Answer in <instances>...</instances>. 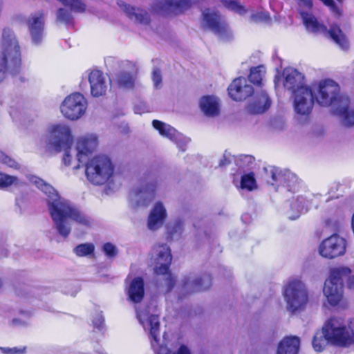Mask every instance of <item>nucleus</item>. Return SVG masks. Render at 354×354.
Segmentation results:
<instances>
[{
	"mask_svg": "<svg viewBox=\"0 0 354 354\" xmlns=\"http://www.w3.org/2000/svg\"><path fill=\"white\" fill-rule=\"evenodd\" d=\"M30 181L47 196L48 209L54 227L63 238H67L71 232L68 219L84 226L90 225L89 217L69 201L62 198L52 185L37 176H32Z\"/></svg>",
	"mask_w": 354,
	"mask_h": 354,
	"instance_id": "f257e3e1",
	"label": "nucleus"
},
{
	"mask_svg": "<svg viewBox=\"0 0 354 354\" xmlns=\"http://www.w3.org/2000/svg\"><path fill=\"white\" fill-rule=\"evenodd\" d=\"M328 344L341 348L354 344V318L348 322V329L341 317L328 319L322 330L315 333L312 344L315 351L321 352Z\"/></svg>",
	"mask_w": 354,
	"mask_h": 354,
	"instance_id": "f03ea898",
	"label": "nucleus"
},
{
	"mask_svg": "<svg viewBox=\"0 0 354 354\" xmlns=\"http://www.w3.org/2000/svg\"><path fill=\"white\" fill-rule=\"evenodd\" d=\"M2 48L0 54V84L6 79L8 73L18 74L21 66L20 47L10 28H4L3 30Z\"/></svg>",
	"mask_w": 354,
	"mask_h": 354,
	"instance_id": "7ed1b4c3",
	"label": "nucleus"
},
{
	"mask_svg": "<svg viewBox=\"0 0 354 354\" xmlns=\"http://www.w3.org/2000/svg\"><path fill=\"white\" fill-rule=\"evenodd\" d=\"M136 316L145 330H149V337L151 340V345L156 354H171V350L167 347L164 342L160 343L159 337L160 322L158 316L150 314L147 309L143 310L136 309ZM174 354H191L189 348L181 345L178 351Z\"/></svg>",
	"mask_w": 354,
	"mask_h": 354,
	"instance_id": "20e7f679",
	"label": "nucleus"
},
{
	"mask_svg": "<svg viewBox=\"0 0 354 354\" xmlns=\"http://www.w3.org/2000/svg\"><path fill=\"white\" fill-rule=\"evenodd\" d=\"M46 142L49 149L56 152L64 151L63 162L66 166L71 165L73 138L68 126L61 124L52 126Z\"/></svg>",
	"mask_w": 354,
	"mask_h": 354,
	"instance_id": "39448f33",
	"label": "nucleus"
},
{
	"mask_svg": "<svg viewBox=\"0 0 354 354\" xmlns=\"http://www.w3.org/2000/svg\"><path fill=\"white\" fill-rule=\"evenodd\" d=\"M82 164L85 165L87 179L96 185L106 183L114 171L111 159L105 155L96 156L89 161L86 160Z\"/></svg>",
	"mask_w": 354,
	"mask_h": 354,
	"instance_id": "423d86ee",
	"label": "nucleus"
},
{
	"mask_svg": "<svg viewBox=\"0 0 354 354\" xmlns=\"http://www.w3.org/2000/svg\"><path fill=\"white\" fill-rule=\"evenodd\" d=\"M159 181V176L147 171L140 178V186L133 189L130 198L136 207H147L153 201Z\"/></svg>",
	"mask_w": 354,
	"mask_h": 354,
	"instance_id": "0eeeda50",
	"label": "nucleus"
},
{
	"mask_svg": "<svg viewBox=\"0 0 354 354\" xmlns=\"http://www.w3.org/2000/svg\"><path fill=\"white\" fill-rule=\"evenodd\" d=\"M351 270L346 266H341L331 269L330 279L324 283L323 292L328 304L332 306H337L343 295V278L348 277Z\"/></svg>",
	"mask_w": 354,
	"mask_h": 354,
	"instance_id": "6e6552de",
	"label": "nucleus"
},
{
	"mask_svg": "<svg viewBox=\"0 0 354 354\" xmlns=\"http://www.w3.org/2000/svg\"><path fill=\"white\" fill-rule=\"evenodd\" d=\"M304 25L306 26V29L310 30L312 32H322V33H328L330 37L337 44L339 47L346 50L348 48V43L346 40L345 35H344L342 30L340 27L336 24H333L330 26L329 30L327 29V27L319 23L315 16L311 12H301V15H300Z\"/></svg>",
	"mask_w": 354,
	"mask_h": 354,
	"instance_id": "1a4fd4ad",
	"label": "nucleus"
},
{
	"mask_svg": "<svg viewBox=\"0 0 354 354\" xmlns=\"http://www.w3.org/2000/svg\"><path fill=\"white\" fill-rule=\"evenodd\" d=\"M268 183L277 185L276 190L280 187H285L287 191L295 192L299 188V181L297 176L288 169L282 170L279 168L270 166L265 167Z\"/></svg>",
	"mask_w": 354,
	"mask_h": 354,
	"instance_id": "9d476101",
	"label": "nucleus"
},
{
	"mask_svg": "<svg viewBox=\"0 0 354 354\" xmlns=\"http://www.w3.org/2000/svg\"><path fill=\"white\" fill-rule=\"evenodd\" d=\"M284 299L289 311L295 313L305 306L308 301V292L304 283L292 280L286 286Z\"/></svg>",
	"mask_w": 354,
	"mask_h": 354,
	"instance_id": "9b49d317",
	"label": "nucleus"
},
{
	"mask_svg": "<svg viewBox=\"0 0 354 354\" xmlns=\"http://www.w3.org/2000/svg\"><path fill=\"white\" fill-rule=\"evenodd\" d=\"M202 26L209 30L220 39L228 41L232 38V33L223 17L216 12H211L209 8L202 12Z\"/></svg>",
	"mask_w": 354,
	"mask_h": 354,
	"instance_id": "f8f14e48",
	"label": "nucleus"
},
{
	"mask_svg": "<svg viewBox=\"0 0 354 354\" xmlns=\"http://www.w3.org/2000/svg\"><path fill=\"white\" fill-rule=\"evenodd\" d=\"M86 109L87 101L80 93H75L66 97L60 106L63 115L71 120L80 118Z\"/></svg>",
	"mask_w": 354,
	"mask_h": 354,
	"instance_id": "ddd939ff",
	"label": "nucleus"
},
{
	"mask_svg": "<svg viewBox=\"0 0 354 354\" xmlns=\"http://www.w3.org/2000/svg\"><path fill=\"white\" fill-rule=\"evenodd\" d=\"M342 97L347 96L339 94V86L335 81L328 79L319 82L316 100L321 106L335 104L336 106L340 103V98Z\"/></svg>",
	"mask_w": 354,
	"mask_h": 354,
	"instance_id": "4468645a",
	"label": "nucleus"
},
{
	"mask_svg": "<svg viewBox=\"0 0 354 354\" xmlns=\"http://www.w3.org/2000/svg\"><path fill=\"white\" fill-rule=\"evenodd\" d=\"M346 241L337 234L325 239L319 245V253L326 259H335L345 254Z\"/></svg>",
	"mask_w": 354,
	"mask_h": 354,
	"instance_id": "2eb2a0df",
	"label": "nucleus"
},
{
	"mask_svg": "<svg viewBox=\"0 0 354 354\" xmlns=\"http://www.w3.org/2000/svg\"><path fill=\"white\" fill-rule=\"evenodd\" d=\"M190 0H157L152 10L158 15L169 17L177 15L191 7Z\"/></svg>",
	"mask_w": 354,
	"mask_h": 354,
	"instance_id": "dca6fc26",
	"label": "nucleus"
},
{
	"mask_svg": "<svg viewBox=\"0 0 354 354\" xmlns=\"http://www.w3.org/2000/svg\"><path fill=\"white\" fill-rule=\"evenodd\" d=\"M294 97V109L295 111L299 115H308L313 109L315 97L312 89L300 88L293 94Z\"/></svg>",
	"mask_w": 354,
	"mask_h": 354,
	"instance_id": "f3484780",
	"label": "nucleus"
},
{
	"mask_svg": "<svg viewBox=\"0 0 354 354\" xmlns=\"http://www.w3.org/2000/svg\"><path fill=\"white\" fill-rule=\"evenodd\" d=\"M97 145V137L93 134L86 135L78 139L76 145L78 164L74 166V169L80 168V163L87 160L88 156L96 149Z\"/></svg>",
	"mask_w": 354,
	"mask_h": 354,
	"instance_id": "a211bd4d",
	"label": "nucleus"
},
{
	"mask_svg": "<svg viewBox=\"0 0 354 354\" xmlns=\"http://www.w3.org/2000/svg\"><path fill=\"white\" fill-rule=\"evenodd\" d=\"M153 252L156 254L155 273L156 274H167L172 260L170 248L165 243L159 244L153 248Z\"/></svg>",
	"mask_w": 354,
	"mask_h": 354,
	"instance_id": "6ab92c4d",
	"label": "nucleus"
},
{
	"mask_svg": "<svg viewBox=\"0 0 354 354\" xmlns=\"http://www.w3.org/2000/svg\"><path fill=\"white\" fill-rule=\"evenodd\" d=\"M152 125L159 133L174 142L181 151L186 150L189 140L178 132L174 127L158 120H153Z\"/></svg>",
	"mask_w": 354,
	"mask_h": 354,
	"instance_id": "aec40b11",
	"label": "nucleus"
},
{
	"mask_svg": "<svg viewBox=\"0 0 354 354\" xmlns=\"http://www.w3.org/2000/svg\"><path fill=\"white\" fill-rule=\"evenodd\" d=\"M229 96L234 101H243L254 94L253 87L243 77L235 78L227 88Z\"/></svg>",
	"mask_w": 354,
	"mask_h": 354,
	"instance_id": "412c9836",
	"label": "nucleus"
},
{
	"mask_svg": "<svg viewBox=\"0 0 354 354\" xmlns=\"http://www.w3.org/2000/svg\"><path fill=\"white\" fill-rule=\"evenodd\" d=\"M212 277L209 274H203L198 277L185 276L182 280V290L186 293L200 292L208 289L212 286Z\"/></svg>",
	"mask_w": 354,
	"mask_h": 354,
	"instance_id": "4be33fe9",
	"label": "nucleus"
},
{
	"mask_svg": "<svg viewBox=\"0 0 354 354\" xmlns=\"http://www.w3.org/2000/svg\"><path fill=\"white\" fill-rule=\"evenodd\" d=\"M284 77L283 86L290 91L292 94L300 88H308V86L305 85V77L297 70L292 68H285L283 72Z\"/></svg>",
	"mask_w": 354,
	"mask_h": 354,
	"instance_id": "5701e85b",
	"label": "nucleus"
},
{
	"mask_svg": "<svg viewBox=\"0 0 354 354\" xmlns=\"http://www.w3.org/2000/svg\"><path fill=\"white\" fill-rule=\"evenodd\" d=\"M349 104L348 97H342L340 103L333 110L334 115L339 118L341 124L346 128L354 127V109H350Z\"/></svg>",
	"mask_w": 354,
	"mask_h": 354,
	"instance_id": "b1692460",
	"label": "nucleus"
},
{
	"mask_svg": "<svg viewBox=\"0 0 354 354\" xmlns=\"http://www.w3.org/2000/svg\"><path fill=\"white\" fill-rule=\"evenodd\" d=\"M272 101L268 93L261 90L254 94V100L248 104L247 109L250 113L261 114L266 112L271 106Z\"/></svg>",
	"mask_w": 354,
	"mask_h": 354,
	"instance_id": "393cba45",
	"label": "nucleus"
},
{
	"mask_svg": "<svg viewBox=\"0 0 354 354\" xmlns=\"http://www.w3.org/2000/svg\"><path fill=\"white\" fill-rule=\"evenodd\" d=\"M91 93L97 97L106 94L107 84L102 72L99 70L92 71L88 75Z\"/></svg>",
	"mask_w": 354,
	"mask_h": 354,
	"instance_id": "a878e982",
	"label": "nucleus"
},
{
	"mask_svg": "<svg viewBox=\"0 0 354 354\" xmlns=\"http://www.w3.org/2000/svg\"><path fill=\"white\" fill-rule=\"evenodd\" d=\"M44 20L41 12L32 15L28 20L32 42L35 45L41 44L43 37Z\"/></svg>",
	"mask_w": 354,
	"mask_h": 354,
	"instance_id": "bb28decb",
	"label": "nucleus"
},
{
	"mask_svg": "<svg viewBox=\"0 0 354 354\" xmlns=\"http://www.w3.org/2000/svg\"><path fill=\"white\" fill-rule=\"evenodd\" d=\"M167 217L166 209L161 202H157L148 217L147 226L151 230L155 231L162 227Z\"/></svg>",
	"mask_w": 354,
	"mask_h": 354,
	"instance_id": "cd10ccee",
	"label": "nucleus"
},
{
	"mask_svg": "<svg viewBox=\"0 0 354 354\" xmlns=\"http://www.w3.org/2000/svg\"><path fill=\"white\" fill-rule=\"evenodd\" d=\"M127 294L128 299L134 303L139 304L145 296V282L141 277H137L131 281Z\"/></svg>",
	"mask_w": 354,
	"mask_h": 354,
	"instance_id": "c85d7f7f",
	"label": "nucleus"
},
{
	"mask_svg": "<svg viewBox=\"0 0 354 354\" xmlns=\"http://www.w3.org/2000/svg\"><path fill=\"white\" fill-rule=\"evenodd\" d=\"M200 108L207 117H215L219 114V103L217 97L212 95L203 96L200 100Z\"/></svg>",
	"mask_w": 354,
	"mask_h": 354,
	"instance_id": "c756f323",
	"label": "nucleus"
},
{
	"mask_svg": "<svg viewBox=\"0 0 354 354\" xmlns=\"http://www.w3.org/2000/svg\"><path fill=\"white\" fill-rule=\"evenodd\" d=\"M300 339L297 336L284 337L279 344L277 354H297Z\"/></svg>",
	"mask_w": 354,
	"mask_h": 354,
	"instance_id": "7c9ffc66",
	"label": "nucleus"
},
{
	"mask_svg": "<svg viewBox=\"0 0 354 354\" xmlns=\"http://www.w3.org/2000/svg\"><path fill=\"white\" fill-rule=\"evenodd\" d=\"M124 10L127 16L136 22L143 25H148L150 24V15L146 10L131 7L127 4L124 5Z\"/></svg>",
	"mask_w": 354,
	"mask_h": 354,
	"instance_id": "2f4dec72",
	"label": "nucleus"
},
{
	"mask_svg": "<svg viewBox=\"0 0 354 354\" xmlns=\"http://www.w3.org/2000/svg\"><path fill=\"white\" fill-rule=\"evenodd\" d=\"M290 210L286 212L287 216L290 220H296L303 213L307 212L305 198L299 196L296 200L290 203Z\"/></svg>",
	"mask_w": 354,
	"mask_h": 354,
	"instance_id": "473e14b6",
	"label": "nucleus"
},
{
	"mask_svg": "<svg viewBox=\"0 0 354 354\" xmlns=\"http://www.w3.org/2000/svg\"><path fill=\"white\" fill-rule=\"evenodd\" d=\"M183 231V223L180 219H176L167 225V239L173 240L180 238Z\"/></svg>",
	"mask_w": 354,
	"mask_h": 354,
	"instance_id": "72a5a7b5",
	"label": "nucleus"
},
{
	"mask_svg": "<svg viewBox=\"0 0 354 354\" xmlns=\"http://www.w3.org/2000/svg\"><path fill=\"white\" fill-rule=\"evenodd\" d=\"M71 8L70 7H68ZM73 10H68L65 8H60L56 12V20L57 22L64 24L65 26H73L74 24V18L72 15Z\"/></svg>",
	"mask_w": 354,
	"mask_h": 354,
	"instance_id": "f704fd0d",
	"label": "nucleus"
},
{
	"mask_svg": "<svg viewBox=\"0 0 354 354\" xmlns=\"http://www.w3.org/2000/svg\"><path fill=\"white\" fill-rule=\"evenodd\" d=\"M233 160L240 170L250 169L254 164V158L251 155L233 156Z\"/></svg>",
	"mask_w": 354,
	"mask_h": 354,
	"instance_id": "c9c22d12",
	"label": "nucleus"
},
{
	"mask_svg": "<svg viewBox=\"0 0 354 354\" xmlns=\"http://www.w3.org/2000/svg\"><path fill=\"white\" fill-rule=\"evenodd\" d=\"M117 83L119 87L132 88L134 86V77L130 72L122 71L117 75Z\"/></svg>",
	"mask_w": 354,
	"mask_h": 354,
	"instance_id": "e433bc0d",
	"label": "nucleus"
},
{
	"mask_svg": "<svg viewBox=\"0 0 354 354\" xmlns=\"http://www.w3.org/2000/svg\"><path fill=\"white\" fill-rule=\"evenodd\" d=\"M257 182L254 178V174L250 172L245 174L241 176V188L243 189H247L248 191H252L257 188Z\"/></svg>",
	"mask_w": 354,
	"mask_h": 354,
	"instance_id": "4c0bfd02",
	"label": "nucleus"
},
{
	"mask_svg": "<svg viewBox=\"0 0 354 354\" xmlns=\"http://www.w3.org/2000/svg\"><path fill=\"white\" fill-rule=\"evenodd\" d=\"M264 73L265 70L263 66H258L257 67L251 68L250 73L248 76L249 81L254 84L261 86Z\"/></svg>",
	"mask_w": 354,
	"mask_h": 354,
	"instance_id": "58836bf2",
	"label": "nucleus"
},
{
	"mask_svg": "<svg viewBox=\"0 0 354 354\" xmlns=\"http://www.w3.org/2000/svg\"><path fill=\"white\" fill-rule=\"evenodd\" d=\"M95 246L91 243H81L74 248L73 252L78 257H86L93 254Z\"/></svg>",
	"mask_w": 354,
	"mask_h": 354,
	"instance_id": "ea45409f",
	"label": "nucleus"
},
{
	"mask_svg": "<svg viewBox=\"0 0 354 354\" xmlns=\"http://www.w3.org/2000/svg\"><path fill=\"white\" fill-rule=\"evenodd\" d=\"M20 184L17 177L0 172V189L7 188L12 185Z\"/></svg>",
	"mask_w": 354,
	"mask_h": 354,
	"instance_id": "a19ab883",
	"label": "nucleus"
},
{
	"mask_svg": "<svg viewBox=\"0 0 354 354\" xmlns=\"http://www.w3.org/2000/svg\"><path fill=\"white\" fill-rule=\"evenodd\" d=\"M222 2L226 8L240 15H243L246 13V10L243 6L239 4L238 0H223Z\"/></svg>",
	"mask_w": 354,
	"mask_h": 354,
	"instance_id": "79ce46f5",
	"label": "nucleus"
},
{
	"mask_svg": "<svg viewBox=\"0 0 354 354\" xmlns=\"http://www.w3.org/2000/svg\"><path fill=\"white\" fill-rule=\"evenodd\" d=\"M102 252L109 259H113L118 254V249L110 242L106 243L102 245Z\"/></svg>",
	"mask_w": 354,
	"mask_h": 354,
	"instance_id": "37998d69",
	"label": "nucleus"
},
{
	"mask_svg": "<svg viewBox=\"0 0 354 354\" xmlns=\"http://www.w3.org/2000/svg\"><path fill=\"white\" fill-rule=\"evenodd\" d=\"M94 328L99 330H102L104 327V318L102 312H97L93 317L92 319Z\"/></svg>",
	"mask_w": 354,
	"mask_h": 354,
	"instance_id": "c03bdc74",
	"label": "nucleus"
},
{
	"mask_svg": "<svg viewBox=\"0 0 354 354\" xmlns=\"http://www.w3.org/2000/svg\"><path fill=\"white\" fill-rule=\"evenodd\" d=\"M152 80L156 89H159L162 85L161 71L158 68H154L152 72Z\"/></svg>",
	"mask_w": 354,
	"mask_h": 354,
	"instance_id": "a18cd8bd",
	"label": "nucleus"
},
{
	"mask_svg": "<svg viewBox=\"0 0 354 354\" xmlns=\"http://www.w3.org/2000/svg\"><path fill=\"white\" fill-rule=\"evenodd\" d=\"M0 162L9 167L14 169L19 168V164L13 158L7 156L2 151H0Z\"/></svg>",
	"mask_w": 354,
	"mask_h": 354,
	"instance_id": "49530a36",
	"label": "nucleus"
},
{
	"mask_svg": "<svg viewBox=\"0 0 354 354\" xmlns=\"http://www.w3.org/2000/svg\"><path fill=\"white\" fill-rule=\"evenodd\" d=\"M298 8L297 11L299 15H301V12H309L313 8V0H298L297 1Z\"/></svg>",
	"mask_w": 354,
	"mask_h": 354,
	"instance_id": "de8ad7c7",
	"label": "nucleus"
},
{
	"mask_svg": "<svg viewBox=\"0 0 354 354\" xmlns=\"http://www.w3.org/2000/svg\"><path fill=\"white\" fill-rule=\"evenodd\" d=\"M176 282V280L171 274H167L164 280V287L165 288V292L168 293L171 292L175 286Z\"/></svg>",
	"mask_w": 354,
	"mask_h": 354,
	"instance_id": "09e8293b",
	"label": "nucleus"
},
{
	"mask_svg": "<svg viewBox=\"0 0 354 354\" xmlns=\"http://www.w3.org/2000/svg\"><path fill=\"white\" fill-rule=\"evenodd\" d=\"M133 110L135 113L142 114L143 113L149 112V106L146 102L139 101L134 105Z\"/></svg>",
	"mask_w": 354,
	"mask_h": 354,
	"instance_id": "8fccbe9b",
	"label": "nucleus"
},
{
	"mask_svg": "<svg viewBox=\"0 0 354 354\" xmlns=\"http://www.w3.org/2000/svg\"><path fill=\"white\" fill-rule=\"evenodd\" d=\"M233 160V156L227 151H225L223 158L220 160L218 166L225 167L230 165Z\"/></svg>",
	"mask_w": 354,
	"mask_h": 354,
	"instance_id": "3c124183",
	"label": "nucleus"
},
{
	"mask_svg": "<svg viewBox=\"0 0 354 354\" xmlns=\"http://www.w3.org/2000/svg\"><path fill=\"white\" fill-rule=\"evenodd\" d=\"M26 347H24L23 348H18L17 347H13V348H3L1 347L0 349L3 351L5 354H21L24 353L26 351Z\"/></svg>",
	"mask_w": 354,
	"mask_h": 354,
	"instance_id": "603ef678",
	"label": "nucleus"
},
{
	"mask_svg": "<svg viewBox=\"0 0 354 354\" xmlns=\"http://www.w3.org/2000/svg\"><path fill=\"white\" fill-rule=\"evenodd\" d=\"M251 18L254 21H266L270 19V16L265 12H258L257 14L252 15Z\"/></svg>",
	"mask_w": 354,
	"mask_h": 354,
	"instance_id": "864d4df0",
	"label": "nucleus"
},
{
	"mask_svg": "<svg viewBox=\"0 0 354 354\" xmlns=\"http://www.w3.org/2000/svg\"><path fill=\"white\" fill-rule=\"evenodd\" d=\"M10 325L13 326H19V327H26L28 325V322L19 319V318H14L12 319L10 322Z\"/></svg>",
	"mask_w": 354,
	"mask_h": 354,
	"instance_id": "5fc2aeb1",
	"label": "nucleus"
},
{
	"mask_svg": "<svg viewBox=\"0 0 354 354\" xmlns=\"http://www.w3.org/2000/svg\"><path fill=\"white\" fill-rule=\"evenodd\" d=\"M62 291L66 295H71L72 296H75V295H76V293L77 292V290L68 289V290H62Z\"/></svg>",
	"mask_w": 354,
	"mask_h": 354,
	"instance_id": "6e6d98bb",
	"label": "nucleus"
},
{
	"mask_svg": "<svg viewBox=\"0 0 354 354\" xmlns=\"http://www.w3.org/2000/svg\"><path fill=\"white\" fill-rule=\"evenodd\" d=\"M348 286L349 287V288L354 289V276L349 279Z\"/></svg>",
	"mask_w": 354,
	"mask_h": 354,
	"instance_id": "4d7b16f0",
	"label": "nucleus"
},
{
	"mask_svg": "<svg viewBox=\"0 0 354 354\" xmlns=\"http://www.w3.org/2000/svg\"><path fill=\"white\" fill-rule=\"evenodd\" d=\"M193 225L196 229L199 230L201 228V225L199 224H198L196 221L194 222Z\"/></svg>",
	"mask_w": 354,
	"mask_h": 354,
	"instance_id": "13d9d810",
	"label": "nucleus"
},
{
	"mask_svg": "<svg viewBox=\"0 0 354 354\" xmlns=\"http://www.w3.org/2000/svg\"><path fill=\"white\" fill-rule=\"evenodd\" d=\"M8 254V252L7 250H3V252H2V254L1 256L3 257H7Z\"/></svg>",
	"mask_w": 354,
	"mask_h": 354,
	"instance_id": "bf43d9fd",
	"label": "nucleus"
},
{
	"mask_svg": "<svg viewBox=\"0 0 354 354\" xmlns=\"http://www.w3.org/2000/svg\"><path fill=\"white\" fill-rule=\"evenodd\" d=\"M335 188H332L328 191V194H331L332 192H335Z\"/></svg>",
	"mask_w": 354,
	"mask_h": 354,
	"instance_id": "052dcab7",
	"label": "nucleus"
},
{
	"mask_svg": "<svg viewBox=\"0 0 354 354\" xmlns=\"http://www.w3.org/2000/svg\"><path fill=\"white\" fill-rule=\"evenodd\" d=\"M204 234H205V236L207 238V236H209L208 234H207V232L206 230H204Z\"/></svg>",
	"mask_w": 354,
	"mask_h": 354,
	"instance_id": "680f3d73",
	"label": "nucleus"
},
{
	"mask_svg": "<svg viewBox=\"0 0 354 354\" xmlns=\"http://www.w3.org/2000/svg\"><path fill=\"white\" fill-rule=\"evenodd\" d=\"M17 294L18 295H19V296H21V297L25 296L24 294H21V293L19 292H18V290H17Z\"/></svg>",
	"mask_w": 354,
	"mask_h": 354,
	"instance_id": "e2e57ef3",
	"label": "nucleus"
},
{
	"mask_svg": "<svg viewBox=\"0 0 354 354\" xmlns=\"http://www.w3.org/2000/svg\"><path fill=\"white\" fill-rule=\"evenodd\" d=\"M338 187H339V185H335V189L337 190L338 189Z\"/></svg>",
	"mask_w": 354,
	"mask_h": 354,
	"instance_id": "0e129e2a",
	"label": "nucleus"
},
{
	"mask_svg": "<svg viewBox=\"0 0 354 354\" xmlns=\"http://www.w3.org/2000/svg\"><path fill=\"white\" fill-rule=\"evenodd\" d=\"M2 285H3V283H2L1 279H0V288H1Z\"/></svg>",
	"mask_w": 354,
	"mask_h": 354,
	"instance_id": "69168bd1",
	"label": "nucleus"
},
{
	"mask_svg": "<svg viewBox=\"0 0 354 354\" xmlns=\"http://www.w3.org/2000/svg\"><path fill=\"white\" fill-rule=\"evenodd\" d=\"M277 77L276 76V77H275V79H274V84H275V86L277 85Z\"/></svg>",
	"mask_w": 354,
	"mask_h": 354,
	"instance_id": "338daca9",
	"label": "nucleus"
},
{
	"mask_svg": "<svg viewBox=\"0 0 354 354\" xmlns=\"http://www.w3.org/2000/svg\"><path fill=\"white\" fill-rule=\"evenodd\" d=\"M99 354H106V353H104L102 351L99 352Z\"/></svg>",
	"mask_w": 354,
	"mask_h": 354,
	"instance_id": "774afa93",
	"label": "nucleus"
}]
</instances>
